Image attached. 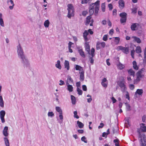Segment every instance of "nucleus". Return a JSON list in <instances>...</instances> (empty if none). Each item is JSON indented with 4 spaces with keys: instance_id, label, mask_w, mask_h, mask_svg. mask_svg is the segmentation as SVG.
I'll return each instance as SVG.
<instances>
[{
    "instance_id": "nucleus-1",
    "label": "nucleus",
    "mask_w": 146,
    "mask_h": 146,
    "mask_svg": "<svg viewBox=\"0 0 146 146\" xmlns=\"http://www.w3.org/2000/svg\"><path fill=\"white\" fill-rule=\"evenodd\" d=\"M100 1L98 0L94 3H92L90 5L89 9V13L90 15H92L94 12V14L96 15L98 12L99 10V7L100 5Z\"/></svg>"
},
{
    "instance_id": "nucleus-2",
    "label": "nucleus",
    "mask_w": 146,
    "mask_h": 146,
    "mask_svg": "<svg viewBox=\"0 0 146 146\" xmlns=\"http://www.w3.org/2000/svg\"><path fill=\"white\" fill-rule=\"evenodd\" d=\"M143 70V69L142 68L137 73L136 78L134 81V84H136L139 82L141 79L143 78L144 75L142 74V72Z\"/></svg>"
},
{
    "instance_id": "nucleus-3",
    "label": "nucleus",
    "mask_w": 146,
    "mask_h": 146,
    "mask_svg": "<svg viewBox=\"0 0 146 146\" xmlns=\"http://www.w3.org/2000/svg\"><path fill=\"white\" fill-rule=\"evenodd\" d=\"M68 10V17L69 18H71L74 15V9L72 4H68L67 5Z\"/></svg>"
},
{
    "instance_id": "nucleus-4",
    "label": "nucleus",
    "mask_w": 146,
    "mask_h": 146,
    "mask_svg": "<svg viewBox=\"0 0 146 146\" xmlns=\"http://www.w3.org/2000/svg\"><path fill=\"white\" fill-rule=\"evenodd\" d=\"M131 29L132 31H135L137 30L139 27L141 29V30L138 31V33H142L143 31L142 30L141 27L140 25L139 24L137 23H133L131 26Z\"/></svg>"
},
{
    "instance_id": "nucleus-5",
    "label": "nucleus",
    "mask_w": 146,
    "mask_h": 146,
    "mask_svg": "<svg viewBox=\"0 0 146 146\" xmlns=\"http://www.w3.org/2000/svg\"><path fill=\"white\" fill-rule=\"evenodd\" d=\"M138 131L139 133V138L140 139L141 146H146V137L145 135H141L140 134L139 129Z\"/></svg>"
},
{
    "instance_id": "nucleus-6",
    "label": "nucleus",
    "mask_w": 146,
    "mask_h": 146,
    "mask_svg": "<svg viewBox=\"0 0 146 146\" xmlns=\"http://www.w3.org/2000/svg\"><path fill=\"white\" fill-rule=\"evenodd\" d=\"M140 128H138L137 129V131L139 134V133L138 131V129L139 130L140 134L141 135H145L144 134L142 133L141 132H146V126L145 124L141 123L140 124Z\"/></svg>"
},
{
    "instance_id": "nucleus-7",
    "label": "nucleus",
    "mask_w": 146,
    "mask_h": 146,
    "mask_svg": "<svg viewBox=\"0 0 146 146\" xmlns=\"http://www.w3.org/2000/svg\"><path fill=\"white\" fill-rule=\"evenodd\" d=\"M17 51L18 57L19 58L24 55L23 50L20 44H19L17 47Z\"/></svg>"
},
{
    "instance_id": "nucleus-8",
    "label": "nucleus",
    "mask_w": 146,
    "mask_h": 146,
    "mask_svg": "<svg viewBox=\"0 0 146 146\" xmlns=\"http://www.w3.org/2000/svg\"><path fill=\"white\" fill-rule=\"evenodd\" d=\"M22 62L23 63L24 66H27L29 64V61L27 59L24 55L20 58Z\"/></svg>"
},
{
    "instance_id": "nucleus-9",
    "label": "nucleus",
    "mask_w": 146,
    "mask_h": 146,
    "mask_svg": "<svg viewBox=\"0 0 146 146\" xmlns=\"http://www.w3.org/2000/svg\"><path fill=\"white\" fill-rule=\"evenodd\" d=\"M120 87L121 88V91L124 92L126 89V88L125 84V82L124 81L120 82L119 84Z\"/></svg>"
},
{
    "instance_id": "nucleus-10",
    "label": "nucleus",
    "mask_w": 146,
    "mask_h": 146,
    "mask_svg": "<svg viewBox=\"0 0 146 146\" xmlns=\"http://www.w3.org/2000/svg\"><path fill=\"white\" fill-rule=\"evenodd\" d=\"M91 17L90 16H89L87 17L86 22V25H88L90 23V26H93L94 21L93 19H91Z\"/></svg>"
},
{
    "instance_id": "nucleus-11",
    "label": "nucleus",
    "mask_w": 146,
    "mask_h": 146,
    "mask_svg": "<svg viewBox=\"0 0 146 146\" xmlns=\"http://www.w3.org/2000/svg\"><path fill=\"white\" fill-rule=\"evenodd\" d=\"M108 81L106 78H104L101 80V84L104 88H106L108 86Z\"/></svg>"
},
{
    "instance_id": "nucleus-12",
    "label": "nucleus",
    "mask_w": 146,
    "mask_h": 146,
    "mask_svg": "<svg viewBox=\"0 0 146 146\" xmlns=\"http://www.w3.org/2000/svg\"><path fill=\"white\" fill-rule=\"evenodd\" d=\"M131 39L133 42H136L138 43L141 42V39L135 36H133L131 37Z\"/></svg>"
},
{
    "instance_id": "nucleus-13",
    "label": "nucleus",
    "mask_w": 146,
    "mask_h": 146,
    "mask_svg": "<svg viewBox=\"0 0 146 146\" xmlns=\"http://www.w3.org/2000/svg\"><path fill=\"white\" fill-rule=\"evenodd\" d=\"M143 93V90L142 89H138L136 91L135 93L134 96L135 97L137 96V94L139 95H142Z\"/></svg>"
},
{
    "instance_id": "nucleus-14",
    "label": "nucleus",
    "mask_w": 146,
    "mask_h": 146,
    "mask_svg": "<svg viewBox=\"0 0 146 146\" xmlns=\"http://www.w3.org/2000/svg\"><path fill=\"white\" fill-rule=\"evenodd\" d=\"M85 48L86 51L89 54H90V46L88 42H86Z\"/></svg>"
},
{
    "instance_id": "nucleus-15",
    "label": "nucleus",
    "mask_w": 146,
    "mask_h": 146,
    "mask_svg": "<svg viewBox=\"0 0 146 146\" xmlns=\"http://www.w3.org/2000/svg\"><path fill=\"white\" fill-rule=\"evenodd\" d=\"M10 3L12 5V6H9V7L10 9L12 10L13 9L14 6V4L12 0H8L7 1V3L8 5H10L9 4Z\"/></svg>"
},
{
    "instance_id": "nucleus-16",
    "label": "nucleus",
    "mask_w": 146,
    "mask_h": 146,
    "mask_svg": "<svg viewBox=\"0 0 146 146\" xmlns=\"http://www.w3.org/2000/svg\"><path fill=\"white\" fill-rule=\"evenodd\" d=\"M55 66L59 70H61L62 68V66L60 64V61L59 60H58L56 62Z\"/></svg>"
},
{
    "instance_id": "nucleus-17",
    "label": "nucleus",
    "mask_w": 146,
    "mask_h": 146,
    "mask_svg": "<svg viewBox=\"0 0 146 146\" xmlns=\"http://www.w3.org/2000/svg\"><path fill=\"white\" fill-rule=\"evenodd\" d=\"M0 25L2 27H4L5 26L3 18V15L1 13H0Z\"/></svg>"
},
{
    "instance_id": "nucleus-18",
    "label": "nucleus",
    "mask_w": 146,
    "mask_h": 146,
    "mask_svg": "<svg viewBox=\"0 0 146 146\" xmlns=\"http://www.w3.org/2000/svg\"><path fill=\"white\" fill-rule=\"evenodd\" d=\"M67 86V90H68L69 92H72L73 91V88L72 85L68 84H66Z\"/></svg>"
},
{
    "instance_id": "nucleus-19",
    "label": "nucleus",
    "mask_w": 146,
    "mask_h": 146,
    "mask_svg": "<svg viewBox=\"0 0 146 146\" xmlns=\"http://www.w3.org/2000/svg\"><path fill=\"white\" fill-rule=\"evenodd\" d=\"M64 66L65 68H66L67 70H69L70 69V65L69 62L65 60L64 63Z\"/></svg>"
},
{
    "instance_id": "nucleus-20",
    "label": "nucleus",
    "mask_w": 146,
    "mask_h": 146,
    "mask_svg": "<svg viewBox=\"0 0 146 146\" xmlns=\"http://www.w3.org/2000/svg\"><path fill=\"white\" fill-rule=\"evenodd\" d=\"M8 130V127L5 126L4 127L3 131V134L6 137L8 135V133H7Z\"/></svg>"
},
{
    "instance_id": "nucleus-21",
    "label": "nucleus",
    "mask_w": 146,
    "mask_h": 146,
    "mask_svg": "<svg viewBox=\"0 0 146 146\" xmlns=\"http://www.w3.org/2000/svg\"><path fill=\"white\" fill-rule=\"evenodd\" d=\"M79 73L80 74V81H83L84 80V72H79Z\"/></svg>"
},
{
    "instance_id": "nucleus-22",
    "label": "nucleus",
    "mask_w": 146,
    "mask_h": 146,
    "mask_svg": "<svg viewBox=\"0 0 146 146\" xmlns=\"http://www.w3.org/2000/svg\"><path fill=\"white\" fill-rule=\"evenodd\" d=\"M119 7L120 8H123L125 5V3L123 0H119L118 2Z\"/></svg>"
},
{
    "instance_id": "nucleus-23",
    "label": "nucleus",
    "mask_w": 146,
    "mask_h": 146,
    "mask_svg": "<svg viewBox=\"0 0 146 146\" xmlns=\"http://www.w3.org/2000/svg\"><path fill=\"white\" fill-rule=\"evenodd\" d=\"M88 34V32L87 31H85L83 34V37L85 42L88 41V39L87 37V35Z\"/></svg>"
},
{
    "instance_id": "nucleus-24",
    "label": "nucleus",
    "mask_w": 146,
    "mask_h": 146,
    "mask_svg": "<svg viewBox=\"0 0 146 146\" xmlns=\"http://www.w3.org/2000/svg\"><path fill=\"white\" fill-rule=\"evenodd\" d=\"M75 68L77 70H79V72L83 71V69L82 67L78 65H75Z\"/></svg>"
},
{
    "instance_id": "nucleus-25",
    "label": "nucleus",
    "mask_w": 146,
    "mask_h": 146,
    "mask_svg": "<svg viewBox=\"0 0 146 146\" xmlns=\"http://www.w3.org/2000/svg\"><path fill=\"white\" fill-rule=\"evenodd\" d=\"M73 80L70 76H68L66 84L73 83Z\"/></svg>"
},
{
    "instance_id": "nucleus-26",
    "label": "nucleus",
    "mask_w": 146,
    "mask_h": 146,
    "mask_svg": "<svg viewBox=\"0 0 146 146\" xmlns=\"http://www.w3.org/2000/svg\"><path fill=\"white\" fill-rule=\"evenodd\" d=\"M72 104L74 105L76 103V99L75 97L73 96H70Z\"/></svg>"
},
{
    "instance_id": "nucleus-27",
    "label": "nucleus",
    "mask_w": 146,
    "mask_h": 146,
    "mask_svg": "<svg viewBox=\"0 0 146 146\" xmlns=\"http://www.w3.org/2000/svg\"><path fill=\"white\" fill-rule=\"evenodd\" d=\"M50 24V22L49 20H47L44 21V25L45 28H47L49 27Z\"/></svg>"
},
{
    "instance_id": "nucleus-28",
    "label": "nucleus",
    "mask_w": 146,
    "mask_h": 146,
    "mask_svg": "<svg viewBox=\"0 0 146 146\" xmlns=\"http://www.w3.org/2000/svg\"><path fill=\"white\" fill-rule=\"evenodd\" d=\"M78 52L80 55L82 57L84 58L85 57V55L84 52L81 48L78 49Z\"/></svg>"
},
{
    "instance_id": "nucleus-29",
    "label": "nucleus",
    "mask_w": 146,
    "mask_h": 146,
    "mask_svg": "<svg viewBox=\"0 0 146 146\" xmlns=\"http://www.w3.org/2000/svg\"><path fill=\"white\" fill-rule=\"evenodd\" d=\"M59 113V117L60 119L62 120V121L63 119V116L62 114V110H56Z\"/></svg>"
},
{
    "instance_id": "nucleus-30",
    "label": "nucleus",
    "mask_w": 146,
    "mask_h": 146,
    "mask_svg": "<svg viewBox=\"0 0 146 146\" xmlns=\"http://www.w3.org/2000/svg\"><path fill=\"white\" fill-rule=\"evenodd\" d=\"M133 67L134 69L138 70L139 69L138 67L137 66L136 61H134L133 62Z\"/></svg>"
},
{
    "instance_id": "nucleus-31",
    "label": "nucleus",
    "mask_w": 146,
    "mask_h": 146,
    "mask_svg": "<svg viewBox=\"0 0 146 146\" xmlns=\"http://www.w3.org/2000/svg\"><path fill=\"white\" fill-rule=\"evenodd\" d=\"M128 74L134 76L135 75V72L132 69H130L128 71Z\"/></svg>"
},
{
    "instance_id": "nucleus-32",
    "label": "nucleus",
    "mask_w": 146,
    "mask_h": 146,
    "mask_svg": "<svg viewBox=\"0 0 146 146\" xmlns=\"http://www.w3.org/2000/svg\"><path fill=\"white\" fill-rule=\"evenodd\" d=\"M118 130V128L117 127L115 126L113 127V134L117 133Z\"/></svg>"
},
{
    "instance_id": "nucleus-33",
    "label": "nucleus",
    "mask_w": 146,
    "mask_h": 146,
    "mask_svg": "<svg viewBox=\"0 0 146 146\" xmlns=\"http://www.w3.org/2000/svg\"><path fill=\"white\" fill-rule=\"evenodd\" d=\"M4 106V101L3 98L1 96H0V106L2 107H3Z\"/></svg>"
},
{
    "instance_id": "nucleus-34",
    "label": "nucleus",
    "mask_w": 146,
    "mask_h": 146,
    "mask_svg": "<svg viewBox=\"0 0 146 146\" xmlns=\"http://www.w3.org/2000/svg\"><path fill=\"white\" fill-rule=\"evenodd\" d=\"M135 51L136 53L138 54L141 53L142 52L140 46H137L136 47Z\"/></svg>"
},
{
    "instance_id": "nucleus-35",
    "label": "nucleus",
    "mask_w": 146,
    "mask_h": 146,
    "mask_svg": "<svg viewBox=\"0 0 146 146\" xmlns=\"http://www.w3.org/2000/svg\"><path fill=\"white\" fill-rule=\"evenodd\" d=\"M122 52L125 54H128L129 52V48L128 47H124V48L123 49Z\"/></svg>"
},
{
    "instance_id": "nucleus-36",
    "label": "nucleus",
    "mask_w": 146,
    "mask_h": 146,
    "mask_svg": "<svg viewBox=\"0 0 146 146\" xmlns=\"http://www.w3.org/2000/svg\"><path fill=\"white\" fill-rule=\"evenodd\" d=\"M117 66L118 68L120 70L123 69L125 67L124 65L120 63H119Z\"/></svg>"
},
{
    "instance_id": "nucleus-37",
    "label": "nucleus",
    "mask_w": 146,
    "mask_h": 146,
    "mask_svg": "<svg viewBox=\"0 0 146 146\" xmlns=\"http://www.w3.org/2000/svg\"><path fill=\"white\" fill-rule=\"evenodd\" d=\"M77 124L78 127L80 128H83L84 126V124L81 122L78 121H77Z\"/></svg>"
},
{
    "instance_id": "nucleus-38",
    "label": "nucleus",
    "mask_w": 146,
    "mask_h": 146,
    "mask_svg": "<svg viewBox=\"0 0 146 146\" xmlns=\"http://www.w3.org/2000/svg\"><path fill=\"white\" fill-rule=\"evenodd\" d=\"M4 140L6 146H9V141L8 138L7 137H5L4 138Z\"/></svg>"
},
{
    "instance_id": "nucleus-39",
    "label": "nucleus",
    "mask_w": 146,
    "mask_h": 146,
    "mask_svg": "<svg viewBox=\"0 0 146 146\" xmlns=\"http://www.w3.org/2000/svg\"><path fill=\"white\" fill-rule=\"evenodd\" d=\"M113 38H115L114 42L115 44H118L120 40V38L119 37H114Z\"/></svg>"
},
{
    "instance_id": "nucleus-40",
    "label": "nucleus",
    "mask_w": 146,
    "mask_h": 146,
    "mask_svg": "<svg viewBox=\"0 0 146 146\" xmlns=\"http://www.w3.org/2000/svg\"><path fill=\"white\" fill-rule=\"evenodd\" d=\"M119 140L118 139H114L113 142L115 143V146H119Z\"/></svg>"
},
{
    "instance_id": "nucleus-41",
    "label": "nucleus",
    "mask_w": 146,
    "mask_h": 146,
    "mask_svg": "<svg viewBox=\"0 0 146 146\" xmlns=\"http://www.w3.org/2000/svg\"><path fill=\"white\" fill-rule=\"evenodd\" d=\"M5 114V111L2 110L0 112V117H4Z\"/></svg>"
},
{
    "instance_id": "nucleus-42",
    "label": "nucleus",
    "mask_w": 146,
    "mask_h": 146,
    "mask_svg": "<svg viewBox=\"0 0 146 146\" xmlns=\"http://www.w3.org/2000/svg\"><path fill=\"white\" fill-rule=\"evenodd\" d=\"M124 48V47L122 46H118L116 48V50L118 51L121 50L122 51L123 50V49Z\"/></svg>"
},
{
    "instance_id": "nucleus-43",
    "label": "nucleus",
    "mask_w": 146,
    "mask_h": 146,
    "mask_svg": "<svg viewBox=\"0 0 146 146\" xmlns=\"http://www.w3.org/2000/svg\"><path fill=\"white\" fill-rule=\"evenodd\" d=\"M137 8H136V7H135L133 9H131V10L132 11V13L134 14L136 13L137 12Z\"/></svg>"
},
{
    "instance_id": "nucleus-44",
    "label": "nucleus",
    "mask_w": 146,
    "mask_h": 146,
    "mask_svg": "<svg viewBox=\"0 0 146 146\" xmlns=\"http://www.w3.org/2000/svg\"><path fill=\"white\" fill-rule=\"evenodd\" d=\"M95 49L94 48H92L91 50L90 54H91L92 57H93L94 56Z\"/></svg>"
},
{
    "instance_id": "nucleus-45",
    "label": "nucleus",
    "mask_w": 146,
    "mask_h": 146,
    "mask_svg": "<svg viewBox=\"0 0 146 146\" xmlns=\"http://www.w3.org/2000/svg\"><path fill=\"white\" fill-rule=\"evenodd\" d=\"M126 15L127 14L125 12L121 13L120 14V16L121 17V18L126 17Z\"/></svg>"
},
{
    "instance_id": "nucleus-46",
    "label": "nucleus",
    "mask_w": 146,
    "mask_h": 146,
    "mask_svg": "<svg viewBox=\"0 0 146 146\" xmlns=\"http://www.w3.org/2000/svg\"><path fill=\"white\" fill-rule=\"evenodd\" d=\"M77 91L79 95H82V91L79 88H77Z\"/></svg>"
},
{
    "instance_id": "nucleus-47",
    "label": "nucleus",
    "mask_w": 146,
    "mask_h": 146,
    "mask_svg": "<svg viewBox=\"0 0 146 146\" xmlns=\"http://www.w3.org/2000/svg\"><path fill=\"white\" fill-rule=\"evenodd\" d=\"M74 118L77 119H78L79 117L77 115V112L76 111H74Z\"/></svg>"
},
{
    "instance_id": "nucleus-48",
    "label": "nucleus",
    "mask_w": 146,
    "mask_h": 146,
    "mask_svg": "<svg viewBox=\"0 0 146 146\" xmlns=\"http://www.w3.org/2000/svg\"><path fill=\"white\" fill-rule=\"evenodd\" d=\"M126 17L121 18L120 19V21L121 23H123L126 22Z\"/></svg>"
},
{
    "instance_id": "nucleus-49",
    "label": "nucleus",
    "mask_w": 146,
    "mask_h": 146,
    "mask_svg": "<svg viewBox=\"0 0 146 146\" xmlns=\"http://www.w3.org/2000/svg\"><path fill=\"white\" fill-rule=\"evenodd\" d=\"M102 9L103 12H104L105 11V5L104 3H103L102 4Z\"/></svg>"
},
{
    "instance_id": "nucleus-50",
    "label": "nucleus",
    "mask_w": 146,
    "mask_h": 146,
    "mask_svg": "<svg viewBox=\"0 0 146 146\" xmlns=\"http://www.w3.org/2000/svg\"><path fill=\"white\" fill-rule=\"evenodd\" d=\"M81 140L83 141H84L85 143H87V141L86 140V137L84 136H83L82 137L81 139Z\"/></svg>"
},
{
    "instance_id": "nucleus-51",
    "label": "nucleus",
    "mask_w": 146,
    "mask_h": 146,
    "mask_svg": "<svg viewBox=\"0 0 146 146\" xmlns=\"http://www.w3.org/2000/svg\"><path fill=\"white\" fill-rule=\"evenodd\" d=\"M135 52V51L134 50H131V55L132 58H134V54Z\"/></svg>"
},
{
    "instance_id": "nucleus-52",
    "label": "nucleus",
    "mask_w": 146,
    "mask_h": 146,
    "mask_svg": "<svg viewBox=\"0 0 146 146\" xmlns=\"http://www.w3.org/2000/svg\"><path fill=\"white\" fill-rule=\"evenodd\" d=\"M48 116L52 117L54 115V114L52 112H48Z\"/></svg>"
},
{
    "instance_id": "nucleus-53",
    "label": "nucleus",
    "mask_w": 146,
    "mask_h": 146,
    "mask_svg": "<svg viewBox=\"0 0 146 146\" xmlns=\"http://www.w3.org/2000/svg\"><path fill=\"white\" fill-rule=\"evenodd\" d=\"M108 39V35H105L103 38V40L104 41H106Z\"/></svg>"
},
{
    "instance_id": "nucleus-54",
    "label": "nucleus",
    "mask_w": 146,
    "mask_h": 146,
    "mask_svg": "<svg viewBox=\"0 0 146 146\" xmlns=\"http://www.w3.org/2000/svg\"><path fill=\"white\" fill-rule=\"evenodd\" d=\"M125 92H126V94H125L126 98L127 99H128V100H129V93L127 91H126Z\"/></svg>"
},
{
    "instance_id": "nucleus-55",
    "label": "nucleus",
    "mask_w": 146,
    "mask_h": 146,
    "mask_svg": "<svg viewBox=\"0 0 146 146\" xmlns=\"http://www.w3.org/2000/svg\"><path fill=\"white\" fill-rule=\"evenodd\" d=\"M111 99L112 100L113 103H114L116 102L117 100L113 97L111 98Z\"/></svg>"
},
{
    "instance_id": "nucleus-56",
    "label": "nucleus",
    "mask_w": 146,
    "mask_h": 146,
    "mask_svg": "<svg viewBox=\"0 0 146 146\" xmlns=\"http://www.w3.org/2000/svg\"><path fill=\"white\" fill-rule=\"evenodd\" d=\"M146 119V116L145 115H143L142 117V120L143 122H145Z\"/></svg>"
},
{
    "instance_id": "nucleus-57",
    "label": "nucleus",
    "mask_w": 146,
    "mask_h": 146,
    "mask_svg": "<svg viewBox=\"0 0 146 146\" xmlns=\"http://www.w3.org/2000/svg\"><path fill=\"white\" fill-rule=\"evenodd\" d=\"M60 83L59 84V85L61 86L64 84V81L62 80H60L59 81Z\"/></svg>"
},
{
    "instance_id": "nucleus-58",
    "label": "nucleus",
    "mask_w": 146,
    "mask_h": 146,
    "mask_svg": "<svg viewBox=\"0 0 146 146\" xmlns=\"http://www.w3.org/2000/svg\"><path fill=\"white\" fill-rule=\"evenodd\" d=\"M108 7L110 10H111L113 8L112 5L111 3L109 4L108 5Z\"/></svg>"
},
{
    "instance_id": "nucleus-59",
    "label": "nucleus",
    "mask_w": 146,
    "mask_h": 146,
    "mask_svg": "<svg viewBox=\"0 0 146 146\" xmlns=\"http://www.w3.org/2000/svg\"><path fill=\"white\" fill-rule=\"evenodd\" d=\"M113 15L116 16L117 15V10L116 9H114L113 11Z\"/></svg>"
},
{
    "instance_id": "nucleus-60",
    "label": "nucleus",
    "mask_w": 146,
    "mask_h": 146,
    "mask_svg": "<svg viewBox=\"0 0 146 146\" xmlns=\"http://www.w3.org/2000/svg\"><path fill=\"white\" fill-rule=\"evenodd\" d=\"M82 89L84 91H86L87 90L86 86L85 85H83L82 86Z\"/></svg>"
},
{
    "instance_id": "nucleus-61",
    "label": "nucleus",
    "mask_w": 146,
    "mask_h": 146,
    "mask_svg": "<svg viewBox=\"0 0 146 146\" xmlns=\"http://www.w3.org/2000/svg\"><path fill=\"white\" fill-rule=\"evenodd\" d=\"M113 29H111L109 32V34L110 35H112L113 33Z\"/></svg>"
},
{
    "instance_id": "nucleus-62",
    "label": "nucleus",
    "mask_w": 146,
    "mask_h": 146,
    "mask_svg": "<svg viewBox=\"0 0 146 146\" xmlns=\"http://www.w3.org/2000/svg\"><path fill=\"white\" fill-rule=\"evenodd\" d=\"M88 2V1L87 0H82L81 3L83 4L84 3L86 4Z\"/></svg>"
},
{
    "instance_id": "nucleus-63",
    "label": "nucleus",
    "mask_w": 146,
    "mask_h": 146,
    "mask_svg": "<svg viewBox=\"0 0 146 146\" xmlns=\"http://www.w3.org/2000/svg\"><path fill=\"white\" fill-rule=\"evenodd\" d=\"M76 86L77 87V88H79L80 86V82H77L76 84Z\"/></svg>"
},
{
    "instance_id": "nucleus-64",
    "label": "nucleus",
    "mask_w": 146,
    "mask_h": 146,
    "mask_svg": "<svg viewBox=\"0 0 146 146\" xmlns=\"http://www.w3.org/2000/svg\"><path fill=\"white\" fill-rule=\"evenodd\" d=\"M104 124L102 123H100V125L98 127V128L100 129V128H102L104 126Z\"/></svg>"
}]
</instances>
